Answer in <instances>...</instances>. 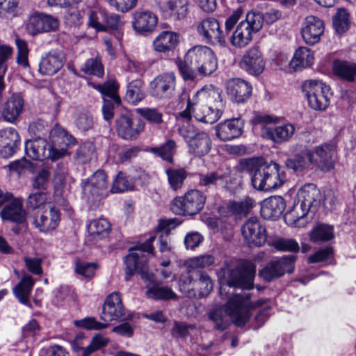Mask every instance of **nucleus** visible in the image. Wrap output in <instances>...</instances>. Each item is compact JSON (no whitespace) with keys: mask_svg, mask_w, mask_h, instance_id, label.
I'll return each mask as SVG.
<instances>
[{"mask_svg":"<svg viewBox=\"0 0 356 356\" xmlns=\"http://www.w3.org/2000/svg\"><path fill=\"white\" fill-rule=\"evenodd\" d=\"M225 106L220 91L212 86L202 88L188 97L186 107L179 113L177 120H186L179 125L178 134L187 144L191 154L197 157L207 154L212 141L207 132L197 129L189 120L193 117L199 122L213 124L222 116Z\"/></svg>","mask_w":356,"mask_h":356,"instance_id":"obj_1","label":"nucleus"},{"mask_svg":"<svg viewBox=\"0 0 356 356\" xmlns=\"http://www.w3.org/2000/svg\"><path fill=\"white\" fill-rule=\"evenodd\" d=\"M254 271L249 269H234L230 271L227 280L220 287V296L227 300L224 306L225 314L222 309H216L210 312L209 317L214 323L216 330H224L232 323L238 327L244 326L252 316L254 307L261 306L264 300H259L254 305L249 292L241 291L234 293V289H250L253 285Z\"/></svg>","mask_w":356,"mask_h":356,"instance_id":"obj_2","label":"nucleus"},{"mask_svg":"<svg viewBox=\"0 0 356 356\" xmlns=\"http://www.w3.org/2000/svg\"><path fill=\"white\" fill-rule=\"evenodd\" d=\"M241 166L250 175L252 185L258 191L275 190L286 180L285 172L275 162L268 163L261 158H250L242 160Z\"/></svg>","mask_w":356,"mask_h":356,"instance_id":"obj_3","label":"nucleus"},{"mask_svg":"<svg viewBox=\"0 0 356 356\" xmlns=\"http://www.w3.org/2000/svg\"><path fill=\"white\" fill-rule=\"evenodd\" d=\"M179 70L185 81H193L199 76H207L218 68L214 51L205 45H195L188 50L184 60L177 63Z\"/></svg>","mask_w":356,"mask_h":356,"instance_id":"obj_4","label":"nucleus"},{"mask_svg":"<svg viewBox=\"0 0 356 356\" xmlns=\"http://www.w3.org/2000/svg\"><path fill=\"white\" fill-rule=\"evenodd\" d=\"M280 10L272 9L264 15L259 12H248L245 18L236 26L229 38L230 43L235 47L243 48L250 43L254 35L262 28L264 22L273 24L281 17Z\"/></svg>","mask_w":356,"mask_h":356,"instance_id":"obj_5","label":"nucleus"},{"mask_svg":"<svg viewBox=\"0 0 356 356\" xmlns=\"http://www.w3.org/2000/svg\"><path fill=\"white\" fill-rule=\"evenodd\" d=\"M278 121L277 117L260 113L254 114L250 120L253 126L261 128L264 138L280 144L289 141L293 137L296 128L289 122L272 126V124H277Z\"/></svg>","mask_w":356,"mask_h":356,"instance_id":"obj_6","label":"nucleus"},{"mask_svg":"<svg viewBox=\"0 0 356 356\" xmlns=\"http://www.w3.org/2000/svg\"><path fill=\"white\" fill-rule=\"evenodd\" d=\"M83 198L92 209L99 207L108 195L107 177L104 171L97 170L90 177L83 180Z\"/></svg>","mask_w":356,"mask_h":356,"instance_id":"obj_7","label":"nucleus"},{"mask_svg":"<svg viewBox=\"0 0 356 356\" xmlns=\"http://www.w3.org/2000/svg\"><path fill=\"white\" fill-rule=\"evenodd\" d=\"M302 90L312 109L325 111L329 106L332 96L331 89L321 81L306 80L302 84Z\"/></svg>","mask_w":356,"mask_h":356,"instance_id":"obj_8","label":"nucleus"},{"mask_svg":"<svg viewBox=\"0 0 356 356\" xmlns=\"http://www.w3.org/2000/svg\"><path fill=\"white\" fill-rule=\"evenodd\" d=\"M207 196L203 192L193 189L183 197H177L170 204L171 211L176 215H195L204 207Z\"/></svg>","mask_w":356,"mask_h":356,"instance_id":"obj_9","label":"nucleus"},{"mask_svg":"<svg viewBox=\"0 0 356 356\" xmlns=\"http://www.w3.org/2000/svg\"><path fill=\"white\" fill-rule=\"evenodd\" d=\"M25 152L33 160L50 159L54 161L65 156L67 150L63 147L56 148L53 143L50 145L44 138L38 136L26 142Z\"/></svg>","mask_w":356,"mask_h":356,"instance_id":"obj_10","label":"nucleus"},{"mask_svg":"<svg viewBox=\"0 0 356 356\" xmlns=\"http://www.w3.org/2000/svg\"><path fill=\"white\" fill-rule=\"evenodd\" d=\"M155 238L154 235L150 236L145 243H139L129 249V254L124 257L127 280L137 270H143L145 268L147 258L143 252L154 253L152 243Z\"/></svg>","mask_w":356,"mask_h":356,"instance_id":"obj_11","label":"nucleus"},{"mask_svg":"<svg viewBox=\"0 0 356 356\" xmlns=\"http://www.w3.org/2000/svg\"><path fill=\"white\" fill-rule=\"evenodd\" d=\"M309 152L314 168L323 172H327L334 168L337 154V143L334 140L316 145L309 149Z\"/></svg>","mask_w":356,"mask_h":356,"instance_id":"obj_12","label":"nucleus"},{"mask_svg":"<svg viewBox=\"0 0 356 356\" xmlns=\"http://www.w3.org/2000/svg\"><path fill=\"white\" fill-rule=\"evenodd\" d=\"M90 85L102 94L104 100L102 106L104 119L109 121L113 117L114 106L119 105L121 102L120 97L117 93L118 83L115 80H111L104 84L90 83Z\"/></svg>","mask_w":356,"mask_h":356,"instance_id":"obj_13","label":"nucleus"},{"mask_svg":"<svg viewBox=\"0 0 356 356\" xmlns=\"http://www.w3.org/2000/svg\"><path fill=\"white\" fill-rule=\"evenodd\" d=\"M241 230L244 243L250 248L262 247L267 241L266 229L255 217L248 218Z\"/></svg>","mask_w":356,"mask_h":356,"instance_id":"obj_14","label":"nucleus"},{"mask_svg":"<svg viewBox=\"0 0 356 356\" xmlns=\"http://www.w3.org/2000/svg\"><path fill=\"white\" fill-rule=\"evenodd\" d=\"M296 256L288 255L270 261L259 273V276L266 282L283 276L285 273H291L294 270Z\"/></svg>","mask_w":356,"mask_h":356,"instance_id":"obj_15","label":"nucleus"},{"mask_svg":"<svg viewBox=\"0 0 356 356\" xmlns=\"http://www.w3.org/2000/svg\"><path fill=\"white\" fill-rule=\"evenodd\" d=\"M197 32L202 40L207 44L225 46L226 35L221 31L218 21L213 17H207L197 26Z\"/></svg>","mask_w":356,"mask_h":356,"instance_id":"obj_16","label":"nucleus"},{"mask_svg":"<svg viewBox=\"0 0 356 356\" xmlns=\"http://www.w3.org/2000/svg\"><path fill=\"white\" fill-rule=\"evenodd\" d=\"M132 314L126 315V309L123 305L121 294L118 292H113L109 294L104 303L101 319L108 323L113 321L120 319L132 318Z\"/></svg>","mask_w":356,"mask_h":356,"instance_id":"obj_17","label":"nucleus"},{"mask_svg":"<svg viewBox=\"0 0 356 356\" xmlns=\"http://www.w3.org/2000/svg\"><path fill=\"white\" fill-rule=\"evenodd\" d=\"M144 122L138 118H133L130 114H122L116 120V131L124 140H135L143 131Z\"/></svg>","mask_w":356,"mask_h":356,"instance_id":"obj_18","label":"nucleus"},{"mask_svg":"<svg viewBox=\"0 0 356 356\" xmlns=\"http://www.w3.org/2000/svg\"><path fill=\"white\" fill-rule=\"evenodd\" d=\"M176 76L172 72H166L156 76L149 83L151 95L159 99L170 97L175 90Z\"/></svg>","mask_w":356,"mask_h":356,"instance_id":"obj_19","label":"nucleus"},{"mask_svg":"<svg viewBox=\"0 0 356 356\" xmlns=\"http://www.w3.org/2000/svg\"><path fill=\"white\" fill-rule=\"evenodd\" d=\"M57 18L43 13H35L30 15L26 24L27 31L32 35L43 32H49L58 29Z\"/></svg>","mask_w":356,"mask_h":356,"instance_id":"obj_20","label":"nucleus"},{"mask_svg":"<svg viewBox=\"0 0 356 356\" xmlns=\"http://www.w3.org/2000/svg\"><path fill=\"white\" fill-rule=\"evenodd\" d=\"M155 6L165 18L181 19L188 13V0H154Z\"/></svg>","mask_w":356,"mask_h":356,"instance_id":"obj_21","label":"nucleus"},{"mask_svg":"<svg viewBox=\"0 0 356 356\" xmlns=\"http://www.w3.org/2000/svg\"><path fill=\"white\" fill-rule=\"evenodd\" d=\"M60 220V213L52 204H45V209L39 211L34 219L35 227L42 232L55 229Z\"/></svg>","mask_w":356,"mask_h":356,"instance_id":"obj_22","label":"nucleus"},{"mask_svg":"<svg viewBox=\"0 0 356 356\" xmlns=\"http://www.w3.org/2000/svg\"><path fill=\"white\" fill-rule=\"evenodd\" d=\"M142 278L146 284V295L148 298L155 300H168L175 299L176 293L171 288L163 286L156 282L152 275L142 273Z\"/></svg>","mask_w":356,"mask_h":356,"instance_id":"obj_23","label":"nucleus"},{"mask_svg":"<svg viewBox=\"0 0 356 356\" xmlns=\"http://www.w3.org/2000/svg\"><path fill=\"white\" fill-rule=\"evenodd\" d=\"M324 29V22L320 18L313 15L307 17L301 30L303 40L309 45L318 43L323 34Z\"/></svg>","mask_w":356,"mask_h":356,"instance_id":"obj_24","label":"nucleus"},{"mask_svg":"<svg viewBox=\"0 0 356 356\" xmlns=\"http://www.w3.org/2000/svg\"><path fill=\"white\" fill-rule=\"evenodd\" d=\"M241 65L248 74L258 76L263 72L266 63L259 47H252L243 54Z\"/></svg>","mask_w":356,"mask_h":356,"instance_id":"obj_25","label":"nucleus"},{"mask_svg":"<svg viewBox=\"0 0 356 356\" xmlns=\"http://www.w3.org/2000/svg\"><path fill=\"white\" fill-rule=\"evenodd\" d=\"M65 57L60 51H51L43 56L39 64V72L42 75L52 76L64 65Z\"/></svg>","mask_w":356,"mask_h":356,"instance_id":"obj_26","label":"nucleus"},{"mask_svg":"<svg viewBox=\"0 0 356 356\" xmlns=\"http://www.w3.org/2000/svg\"><path fill=\"white\" fill-rule=\"evenodd\" d=\"M227 94L229 99L236 103H243L252 94V86L241 79H232L226 83Z\"/></svg>","mask_w":356,"mask_h":356,"instance_id":"obj_27","label":"nucleus"},{"mask_svg":"<svg viewBox=\"0 0 356 356\" xmlns=\"http://www.w3.org/2000/svg\"><path fill=\"white\" fill-rule=\"evenodd\" d=\"M20 143L17 131L12 127L0 131V156L8 158L16 152Z\"/></svg>","mask_w":356,"mask_h":356,"instance_id":"obj_28","label":"nucleus"},{"mask_svg":"<svg viewBox=\"0 0 356 356\" xmlns=\"http://www.w3.org/2000/svg\"><path fill=\"white\" fill-rule=\"evenodd\" d=\"M243 126L240 118L227 120L216 126V136L222 141L234 140L242 134Z\"/></svg>","mask_w":356,"mask_h":356,"instance_id":"obj_29","label":"nucleus"},{"mask_svg":"<svg viewBox=\"0 0 356 356\" xmlns=\"http://www.w3.org/2000/svg\"><path fill=\"white\" fill-rule=\"evenodd\" d=\"M286 202L281 196H271L263 200L261 215L266 220H275L283 213Z\"/></svg>","mask_w":356,"mask_h":356,"instance_id":"obj_30","label":"nucleus"},{"mask_svg":"<svg viewBox=\"0 0 356 356\" xmlns=\"http://www.w3.org/2000/svg\"><path fill=\"white\" fill-rule=\"evenodd\" d=\"M157 20L156 15L151 11H136L134 14L132 25L138 33H149L156 27Z\"/></svg>","mask_w":356,"mask_h":356,"instance_id":"obj_31","label":"nucleus"},{"mask_svg":"<svg viewBox=\"0 0 356 356\" xmlns=\"http://www.w3.org/2000/svg\"><path fill=\"white\" fill-rule=\"evenodd\" d=\"M35 284V280L29 274L25 273L17 284L13 289V293L17 300L29 308L32 305L29 300Z\"/></svg>","mask_w":356,"mask_h":356,"instance_id":"obj_32","label":"nucleus"},{"mask_svg":"<svg viewBox=\"0 0 356 356\" xmlns=\"http://www.w3.org/2000/svg\"><path fill=\"white\" fill-rule=\"evenodd\" d=\"M135 170H136L134 171H129L128 175L122 172H120L117 175L113 183L111 192L113 193H118L128 190H132L136 181L143 179L145 176V172L143 170H137L138 172L140 173L139 175H134Z\"/></svg>","mask_w":356,"mask_h":356,"instance_id":"obj_33","label":"nucleus"},{"mask_svg":"<svg viewBox=\"0 0 356 356\" xmlns=\"http://www.w3.org/2000/svg\"><path fill=\"white\" fill-rule=\"evenodd\" d=\"M3 220H8L18 224L23 223L26 220V212L23 209L22 202L15 198L6 204L0 212Z\"/></svg>","mask_w":356,"mask_h":356,"instance_id":"obj_34","label":"nucleus"},{"mask_svg":"<svg viewBox=\"0 0 356 356\" xmlns=\"http://www.w3.org/2000/svg\"><path fill=\"white\" fill-rule=\"evenodd\" d=\"M312 160L309 149H306L287 159L286 165L295 172H302L305 170H312L314 168Z\"/></svg>","mask_w":356,"mask_h":356,"instance_id":"obj_35","label":"nucleus"},{"mask_svg":"<svg viewBox=\"0 0 356 356\" xmlns=\"http://www.w3.org/2000/svg\"><path fill=\"white\" fill-rule=\"evenodd\" d=\"M197 177L199 186L204 188L206 191L222 188L225 184V177L218 171L200 173Z\"/></svg>","mask_w":356,"mask_h":356,"instance_id":"obj_36","label":"nucleus"},{"mask_svg":"<svg viewBox=\"0 0 356 356\" xmlns=\"http://www.w3.org/2000/svg\"><path fill=\"white\" fill-rule=\"evenodd\" d=\"M24 108V99L19 94H13L6 102L2 114L4 119L13 122L21 114Z\"/></svg>","mask_w":356,"mask_h":356,"instance_id":"obj_37","label":"nucleus"},{"mask_svg":"<svg viewBox=\"0 0 356 356\" xmlns=\"http://www.w3.org/2000/svg\"><path fill=\"white\" fill-rule=\"evenodd\" d=\"M320 191L314 184L303 186L298 193V202L311 209L319 202Z\"/></svg>","mask_w":356,"mask_h":356,"instance_id":"obj_38","label":"nucleus"},{"mask_svg":"<svg viewBox=\"0 0 356 356\" xmlns=\"http://www.w3.org/2000/svg\"><path fill=\"white\" fill-rule=\"evenodd\" d=\"M309 211L307 207L295 202L292 209L285 213L284 220L290 226L303 227L307 222L305 217Z\"/></svg>","mask_w":356,"mask_h":356,"instance_id":"obj_39","label":"nucleus"},{"mask_svg":"<svg viewBox=\"0 0 356 356\" xmlns=\"http://www.w3.org/2000/svg\"><path fill=\"white\" fill-rule=\"evenodd\" d=\"M312 51L305 47H299L294 53L290 62L291 67L295 70L310 67L314 63Z\"/></svg>","mask_w":356,"mask_h":356,"instance_id":"obj_40","label":"nucleus"},{"mask_svg":"<svg viewBox=\"0 0 356 356\" xmlns=\"http://www.w3.org/2000/svg\"><path fill=\"white\" fill-rule=\"evenodd\" d=\"M145 97L144 82L136 79L127 83L125 99L129 103L136 105Z\"/></svg>","mask_w":356,"mask_h":356,"instance_id":"obj_41","label":"nucleus"},{"mask_svg":"<svg viewBox=\"0 0 356 356\" xmlns=\"http://www.w3.org/2000/svg\"><path fill=\"white\" fill-rule=\"evenodd\" d=\"M123 25L119 15L106 11L103 31H110L120 44L123 36Z\"/></svg>","mask_w":356,"mask_h":356,"instance_id":"obj_42","label":"nucleus"},{"mask_svg":"<svg viewBox=\"0 0 356 356\" xmlns=\"http://www.w3.org/2000/svg\"><path fill=\"white\" fill-rule=\"evenodd\" d=\"M179 36L171 31H163L154 41V47L156 51L165 52L172 50L178 42Z\"/></svg>","mask_w":356,"mask_h":356,"instance_id":"obj_43","label":"nucleus"},{"mask_svg":"<svg viewBox=\"0 0 356 356\" xmlns=\"http://www.w3.org/2000/svg\"><path fill=\"white\" fill-rule=\"evenodd\" d=\"M213 287V282L207 273L201 272L199 277L193 282L192 290L195 293L192 298H202L207 297L211 293Z\"/></svg>","mask_w":356,"mask_h":356,"instance_id":"obj_44","label":"nucleus"},{"mask_svg":"<svg viewBox=\"0 0 356 356\" xmlns=\"http://www.w3.org/2000/svg\"><path fill=\"white\" fill-rule=\"evenodd\" d=\"M334 236L333 227L325 224L316 225L309 234L310 241L313 243L328 241L332 239Z\"/></svg>","mask_w":356,"mask_h":356,"instance_id":"obj_45","label":"nucleus"},{"mask_svg":"<svg viewBox=\"0 0 356 356\" xmlns=\"http://www.w3.org/2000/svg\"><path fill=\"white\" fill-rule=\"evenodd\" d=\"M333 70L337 76L348 81H353L356 76V63H354L336 61Z\"/></svg>","mask_w":356,"mask_h":356,"instance_id":"obj_46","label":"nucleus"},{"mask_svg":"<svg viewBox=\"0 0 356 356\" xmlns=\"http://www.w3.org/2000/svg\"><path fill=\"white\" fill-rule=\"evenodd\" d=\"M49 137L54 147L56 145L70 146L75 143V138L63 128L56 126L49 133Z\"/></svg>","mask_w":356,"mask_h":356,"instance_id":"obj_47","label":"nucleus"},{"mask_svg":"<svg viewBox=\"0 0 356 356\" xmlns=\"http://www.w3.org/2000/svg\"><path fill=\"white\" fill-rule=\"evenodd\" d=\"M74 122L79 130L86 131L93 127V116L84 108L76 109L74 114Z\"/></svg>","mask_w":356,"mask_h":356,"instance_id":"obj_48","label":"nucleus"},{"mask_svg":"<svg viewBox=\"0 0 356 356\" xmlns=\"http://www.w3.org/2000/svg\"><path fill=\"white\" fill-rule=\"evenodd\" d=\"M165 173L170 186L173 191L181 188L187 177V172L183 168H168Z\"/></svg>","mask_w":356,"mask_h":356,"instance_id":"obj_49","label":"nucleus"},{"mask_svg":"<svg viewBox=\"0 0 356 356\" xmlns=\"http://www.w3.org/2000/svg\"><path fill=\"white\" fill-rule=\"evenodd\" d=\"M176 143L172 140H168L159 147H151L150 152L163 160L172 162V156L175 152Z\"/></svg>","mask_w":356,"mask_h":356,"instance_id":"obj_50","label":"nucleus"},{"mask_svg":"<svg viewBox=\"0 0 356 356\" xmlns=\"http://www.w3.org/2000/svg\"><path fill=\"white\" fill-rule=\"evenodd\" d=\"M110 228V223L105 218L91 220L87 226L88 233L93 236L103 237L108 233Z\"/></svg>","mask_w":356,"mask_h":356,"instance_id":"obj_51","label":"nucleus"},{"mask_svg":"<svg viewBox=\"0 0 356 356\" xmlns=\"http://www.w3.org/2000/svg\"><path fill=\"white\" fill-rule=\"evenodd\" d=\"M333 27L335 31L341 34L345 33L349 28V15L343 8L338 9L332 18Z\"/></svg>","mask_w":356,"mask_h":356,"instance_id":"obj_52","label":"nucleus"},{"mask_svg":"<svg viewBox=\"0 0 356 356\" xmlns=\"http://www.w3.org/2000/svg\"><path fill=\"white\" fill-rule=\"evenodd\" d=\"M215 262V257L210 254H204L190 258L186 261L188 268H205L212 266Z\"/></svg>","mask_w":356,"mask_h":356,"instance_id":"obj_53","label":"nucleus"},{"mask_svg":"<svg viewBox=\"0 0 356 356\" xmlns=\"http://www.w3.org/2000/svg\"><path fill=\"white\" fill-rule=\"evenodd\" d=\"M136 112L152 124L159 125L163 122V113L155 108H137Z\"/></svg>","mask_w":356,"mask_h":356,"instance_id":"obj_54","label":"nucleus"},{"mask_svg":"<svg viewBox=\"0 0 356 356\" xmlns=\"http://www.w3.org/2000/svg\"><path fill=\"white\" fill-rule=\"evenodd\" d=\"M81 70L86 74L101 77L104 75V67L98 58L88 59L81 66Z\"/></svg>","mask_w":356,"mask_h":356,"instance_id":"obj_55","label":"nucleus"},{"mask_svg":"<svg viewBox=\"0 0 356 356\" xmlns=\"http://www.w3.org/2000/svg\"><path fill=\"white\" fill-rule=\"evenodd\" d=\"M254 205V201L247 197L240 201L232 202L229 205V209L235 214H248Z\"/></svg>","mask_w":356,"mask_h":356,"instance_id":"obj_56","label":"nucleus"},{"mask_svg":"<svg viewBox=\"0 0 356 356\" xmlns=\"http://www.w3.org/2000/svg\"><path fill=\"white\" fill-rule=\"evenodd\" d=\"M15 44L17 49L16 58L17 63L24 68H29V63L28 60L29 49L27 42L20 38L15 40Z\"/></svg>","mask_w":356,"mask_h":356,"instance_id":"obj_57","label":"nucleus"},{"mask_svg":"<svg viewBox=\"0 0 356 356\" xmlns=\"http://www.w3.org/2000/svg\"><path fill=\"white\" fill-rule=\"evenodd\" d=\"M276 250L284 252H298L300 247L298 243L293 238H279L270 243Z\"/></svg>","mask_w":356,"mask_h":356,"instance_id":"obj_58","label":"nucleus"},{"mask_svg":"<svg viewBox=\"0 0 356 356\" xmlns=\"http://www.w3.org/2000/svg\"><path fill=\"white\" fill-rule=\"evenodd\" d=\"M106 13V10L102 8L91 11L89 15L88 25L97 31H104Z\"/></svg>","mask_w":356,"mask_h":356,"instance_id":"obj_59","label":"nucleus"},{"mask_svg":"<svg viewBox=\"0 0 356 356\" xmlns=\"http://www.w3.org/2000/svg\"><path fill=\"white\" fill-rule=\"evenodd\" d=\"M51 204L47 202V195L44 192H37L31 194L27 200L26 205L30 209H40L42 211L45 209V204Z\"/></svg>","mask_w":356,"mask_h":356,"instance_id":"obj_60","label":"nucleus"},{"mask_svg":"<svg viewBox=\"0 0 356 356\" xmlns=\"http://www.w3.org/2000/svg\"><path fill=\"white\" fill-rule=\"evenodd\" d=\"M74 325L78 327L89 330H100L108 327V323H106V322L101 323L97 321L95 317H87L81 320L75 321Z\"/></svg>","mask_w":356,"mask_h":356,"instance_id":"obj_61","label":"nucleus"},{"mask_svg":"<svg viewBox=\"0 0 356 356\" xmlns=\"http://www.w3.org/2000/svg\"><path fill=\"white\" fill-rule=\"evenodd\" d=\"M108 340L101 334H95L91 340L90 344L83 348V355L88 356L93 352L105 346Z\"/></svg>","mask_w":356,"mask_h":356,"instance_id":"obj_62","label":"nucleus"},{"mask_svg":"<svg viewBox=\"0 0 356 356\" xmlns=\"http://www.w3.org/2000/svg\"><path fill=\"white\" fill-rule=\"evenodd\" d=\"M99 265L96 262L79 261L76 264V273L85 277H90L95 275Z\"/></svg>","mask_w":356,"mask_h":356,"instance_id":"obj_63","label":"nucleus"},{"mask_svg":"<svg viewBox=\"0 0 356 356\" xmlns=\"http://www.w3.org/2000/svg\"><path fill=\"white\" fill-rule=\"evenodd\" d=\"M333 255V249L331 247H326L318 250L313 254L309 256L307 259V261L309 264L322 262L332 259Z\"/></svg>","mask_w":356,"mask_h":356,"instance_id":"obj_64","label":"nucleus"}]
</instances>
